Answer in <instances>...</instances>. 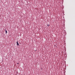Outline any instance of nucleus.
I'll use <instances>...</instances> for the list:
<instances>
[{"instance_id": "nucleus-2", "label": "nucleus", "mask_w": 75, "mask_h": 75, "mask_svg": "<svg viewBox=\"0 0 75 75\" xmlns=\"http://www.w3.org/2000/svg\"><path fill=\"white\" fill-rule=\"evenodd\" d=\"M5 32H6V33L7 34V30H5Z\"/></svg>"}, {"instance_id": "nucleus-3", "label": "nucleus", "mask_w": 75, "mask_h": 75, "mask_svg": "<svg viewBox=\"0 0 75 75\" xmlns=\"http://www.w3.org/2000/svg\"><path fill=\"white\" fill-rule=\"evenodd\" d=\"M50 25H49V24H48V25H47V26H50Z\"/></svg>"}, {"instance_id": "nucleus-1", "label": "nucleus", "mask_w": 75, "mask_h": 75, "mask_svg": "<svg viewBox=\"0 0 75 75\" xmlns=\"http://www.w3.org/2000/svg\"><path fill=\"white\" fill-rule=\"evenodd\" d=\"M17 45H18V46L19 45V43L18 42V41L17 42Z\"/></svg>"}, {"instance_id": "nucleus-4", "label": "nucleus", "mask_w": 75, "mask_h": 75, "mask_svg": "<svg viewBox=\"0 0 75 75\" xmlns=\"http://www.w3.org/2000/svg\"><path fill=\"white\" fill-rule=\"evenodd\" d=\"M19 63H17V64H18Z\"/></svg>"}]
</instances>
